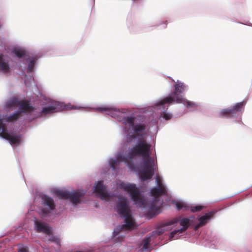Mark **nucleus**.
<instances>
[{"mask_svg": "<svg viewBox=\"0 0 252 252\" xmlns=\"http://www.w3.org/2000/svg\"><path fill=\"white\" fill-rule=\"evenodd\" d=\"M151 145L143 140L137 143L132 148L129 149L126 156H120L118 160L127 162L128 159H132L137 156H141L144 159L142 164V169L139 171V177L143 182L151 179L155 173V163L150 157Z\"/></svg>", "mask_w": 252, "mask_h": 252, "instance_id": "1", "label": "nucleus"}, {"mask_svg": "<svg viewBox=\"0 0 252 252\" xmlns=\"http://www.w3.org/2000/svg\"><path fill=\"white\" fill-rule=\"evenodd\" d=\"M115 209L121 217L125 219V224L120 225L115 229L114 232L116 233V235L123 229H132L134 226V221L132 219L127 199L123 195H119L118 201L116 202Z\"/></svg>", "mask_w": 252, "mask_h": 252, "instance_id": "2", "label": "nucleus"}, {"mask_svg": "<svg viewBox=\"0 0 252 252\" xmlns=\"http://www.w3.org/2000/svg\"><path fill=\"white\" fill-rule=\"evenodd\" d=\"M174 87L175 91L172 94V95H174L175 97L173 96L166 97L160 101L157 104V105L162 106L163 110H164L166 107L165 105L166 104H168V105L167 106V109L169 105L172 104L174 101H176L178 103H182L184 102L183 97L182 95L179 94H182L185 91L186 88L185 85L183 83H178L174 85Z\"/></svg>", "mask_w": 252, "mask_h": 252, "instance_id": "3", "label": "nucleus"}, {"mask_svg": "<svg viewBox=\"0 0 252 252\" xmlns=\"http://www.w3.org/2000/svg\"><path fill=\"white\" fill-rule=\"evenodd\" d=\"M120 188L129 193L131 199L135 204H145V200L141 196L139 189L134 184L122 183L120 185Z\"/></svg>", "mask_w": 252, "mask_h": 252, "instance_id": "4", "label": "nucleus"}, {"mask_svg": "<svg viewBox=\"0 0 252 252\" xmlns=\"http://www.w3.org/2000/svg\"><path fill=\"white\" fill-rule=\"evenodd\" d=\"M86 193V191L83 190L75 191H69L63 190H57L56 194L61 198L69 199L74 205L80 202V198Z\"/></svg>", "mask_w": 252, "mask_h": 252, "instance_id": "5", "label": "nucleus"}, {"mask_svg": "<svg viewBox=\"0 0 252 252\" xmlns=\"http://www.w3.org/2000/svg\"><path fill=\"white\" fill-rule=\"evenodd\" d=\"M166 191L164 187H158L154 188L151 190V193L155 198L154 201L151 204L150 210L154 215L158 214L159 207L157 206V202L159 200V197L162 195L165 194Z\"/></svg>", "mask_w": 252, "mask_h": 252, "instance_id": "6", "label": "nucleus"}, {"mask_svg": "<svg viewBox=\"0 0 252 252\" xmlns=\"http://www.w3.org/2000/svg\"><path fill=\"white\" fill-rule=\"evenodd\" d=\"M246 103L242 101L236 103L235 105L221 110L220 114L222 116L230 118L236 117L242 113Z\"/></svg>", "mask_w": 252, "mask_h": 252, "instance_id": "7", "label": "nucleus"}, {"mask_svg": "<svg viewBox=\"0 0 252 252\" xmlns=\"http://www.w3.org/2000/svg\"><path fill=\"white\" fill-rule=\"evenodd\" d=\"M0 135L6 140L9 141L12 145L19 144L21 141V137L18 135H14L8 132L7 129L2 119L0 118Z\"/></svg>", "mask_w": 252, "mask_h": 252, "instance_id": "8", "label": "nucleus"}, {"mask_svg": "<svg viewBox=\"0 0 252 252\" xmlns=\"http://www.w3.org/2000/svg\"><path fill=\"white\" fill-rule=\"evenodd\" d=\"M44 208L41 209V215L45 217L55 208V204L54 200L50 197L44 195L42 197Z\"/></svg>", "mask_w": 252, "mask_h": 252, "instance_id": "9", "label": "nucleus"}, {"mask_svg": "<svg viewBox=\"0 0 252 252\" xmlns=\"http://www.w3.org/2000/svg\"><path fill=\"white\" fill-rule=\"evenodd\" d=\"M94 192L102 200L109 199L110 195L107 192L102 181L96 182L94 186Z\"/></svg>", "mask_w": 252, "mask_h": 252, "instance_id": "10", "label": "nucleus"}, {"mask_svg": "<svg viewBox=\"0 0 252 252\" xmlns=\"http://www.w3.org/2000/svg\"><path fill=\"white\" fill-rule=\"evenodd\" d=\"M98 109L101 112H107V114L110 115L112 117L117 119L119 121H122L123 116L124 113L119 110L109 107H99Z\"/></svg>", "mask_w": 252, "mask_h": 252, "instance_id": "11", "label": "nucleus"}, {"mask_svg": "<svg viewBox=\"0 0 252 252\" xmlns=\"http://www.w3.org/2000/svg\"><path fill=\"white\" fill-rule=\"evenodd\" d=\"M132 127L134 133H129L127 135V141L128 142H131L146 129V125L144 124L135 125Z\"/></svg>", "mask_w": 252, "mask_h": 252, "instance_id": "12", "label": "nucleus"}, {"mask_svg": "<svg viewBox=\"0 0 252 252\" xmlns=\"http://www.w3.org/2000/svg\"><path fill=\"white\" fill-rule=\"evenodd\" d=\"M190 219L189 218H183L181 219L180 221V224L181 226H183L182 228L175 230L172 231L169 236V240H171L173 239L175 237V236L177 233H182L185 231L189 226L190 225Z\"/></svg>", "mask_w": 252, "mask_h": 252, "instance_id": "13", "label": "nucleus"}, {"mask_svg": "<svg viewBox=\"0 0 252 252\" xmlns=\"http://www.w3.org/2000/svg\"><path fill=\"white\" fill-rule=\"evenodd\" d=\"M179 221L178 218H175L172 220L168 221L166 222L163 223L161 224L159 226H158L156 232V234H157L158 235H161L165 231H166L167 229H166V227L167 226L171 225L172 224H174L175 223H177Z\"/></svg>", "mask_w": 252, "mask_h": 252, "instance_id": "14", "label": "nucleus"}, {"mask_svg": "<svg viewBox=\"0 0 252 252\" xmlns=\"http://www.w3.org/2000/svg\"><path fill=\"white\" fill-rule=\"evenodd\" d=\"M35 229L38 232H43L45 234L50 235L52 233V230L48 226L45 225L44 223L40 222L39 221H35Z\"/></svg>", "mask_w": 252, "mask_h": 252, "instance_id": "15", "label": "nucleus"}, {"mask_svg": "<svg viewBox=\"0 0 252 252\" xmlns=\"http://www.w3.org/2000/svg\"><path fill=\"white\" fill-rule=\"evenodd\" d=\"M215 214V211H212L200 217L198 219L199 223L195 225V229L197 230L199 227L204 225L207 223V220H210Z\"/></svg>", "mask_w": 252, "mask_h": 252, "instance_id": "16", "label": "nucleus"}, {"mask_svg": "<svg viewBox=\"0 0 252 252\" xmlns=\"http://www.w3.org/2000/svg\"><path fill=\"white\" fill-rule=\"evenodd\" d=\"M59 103L55 102L52 105L48 106L42 108L41 112V115H46L47 114L56 112L59 111L60 108L59 107Z\"/></svg>", "mask_w": 252, "mask_h": 252, "instance_id": "17", "label": "nucleus"}, {"mask_svg": "<svg viewBox=\"0 0 252 252\" xmlns=\"http://www.w3.org/2000/svg\"><path fill=\"white\" fill-rule=\"evenodd\" d=\"M19 106L20 109L24 110V111H22V112H31L34 110L33 107L31 105L29 102L26 101H20Z\"/></svg>", "mask_w": 252, "mask_h": 252, "instance_id": "18", "label": "nucleus"}, {"mask_svg": "<svg viewBox=\"0 0 252 252\" xmlns=\"http://www.w3.org/2000/svg\"><path fill=\"white\" fill-rule=\"evenodd\" d=\"M0 70L3 73H7L10 71L9 64L4 61L2 55H0Z\"/></svg>", "mask_w": 252, "mask_h": 252, "instance_id": "19", "label": "nucleus"}, {"mask_svg": "<svg viewBox=\"0 0 252 252\" xmlns=\"http://www.w3.org/2000/svg\"><path fill=\"white\" fill-rule=\"evenodd\" d=\"M21 113L22 111H16L12 115L6 116L5 119L7 122H13L14 121L17 120L20 117Z\"/></svg>", "mask_w": 252, "mask_h": 252, "instance_id": "20", "label": "nucleus"}, {"mask_svg": "<svg viewBox=\"0 0 252 252\" xmlns=\"http://www.w3.org/2000/svg\"><path fill=\"white\" fill-rule=\"evenodd\" d=\"M20 101L16 97H13L8 100L6 103V106L7 108L16 107L19 105Z\"/></svg>", "mask_w": 252, "mask_h": 252, "instance_id": "21", "label": "nucleus"}, {"mask_svg": "<svg viewBox=\"0 0 252 252\" xmlns=\"http://www.w3.org/2000/svg\"><path fill=\"white\" fill-rule=\"evenodd\" d=\"M122 121H124V123L125 124H127L130 126H134V118L132 117H124L123 115Z\"/></svg>", "mask_w": 252, "mask_h": 252, "instance_id": "22", "label": "nucleus"}, {"mask_svg": "<svg viewBox=\"0 0 252 252\" xmlns=\"http://www.w3.org/2000/svg\"><path fill=\"white\" fill-rule=\"evenodd\" d=\"M151 241V236H147L145 237L142 241V245L143 246L142 249L144 250H146L148 248L150 243Z\"/></svg>", "mask_w": 252, "mask_h": 252, "instance_id": "23", "label": "nucleus"}, {"mask_svg": "<svg viewBox=\"0 0 252 252\" xmlns=\"http://www.w3.org/2000/svg\"><path fill=\"white\" fill-rule=\"evenodd\" d=\"M13 52L19 58H21L25 55V52L19 49H15Z\"/></svg>", "mask_w": 252, "mask_h": 252, "instance_id": "24", "label": "nucleus"}, {"mask_svg": "<svg viewBox=\"0 0 252 252\" xmlns=\"http://www.w3.org/2000/svg\"><path fill=\"white\" fill-rule=\"evenodd\" d=\"M51 233L49 235L50 236V238L49 239L48 241L49 242H54L57 244H59L60 242V240L59 238H58L57 236H54L53 235H51Z\"/></svg>", "mask_w": 252, "mask_h": 252, "instance_id": "25", "label": "nucleus"}, {"mask_svg": "<svg viewBox=\"0 0 252 252\" xmlns=\"http://www.w3.org/2000/svg\"><path fill=\"white\" fill-rule=\"evenodd\" d=\"M204 208L203 206L198 205L195 206H192L190 207V210L192 212H197L201 211Z\"/></svg>", "mask_w": 252, "mask_h": 252, "instance_id": "26", "label": "nucleus"}, {"mask_svg": "<svg viewBox=\"0 0 252 252\" xmlns=\"http://www.w3.org/2000/svg\"><path fill=\"white\" fill-rule=\"evenodd\" d=\"M176 206L178 210H180L183 208H185V210L189 209V207L184 205L183 203H178L176 204Z\"/></svg>", "mask_w": 252, "mask_h": 252, "instance_id": "27", "label": "nucleus"}, {"mask_svg": "<svg viewBox=\"0 0 252 252\" xmlns=\"http://www.w3.org/2000/svg\"><path fill=\"white\" fill-rule=\"evenodd\" d=\"M172 115L170 113H166L164 111L163 112V118L166 120H169L171 119Z\"/></svg>", "mask_w": 252, "mask_h": 252, "instance_id": "28", "label": "nucleus"}, {"mask_svg": "<svg viewBox=\"0 0 252 252\" xmlns=\"http://www.w3.org/2000/svg\"><path fill=\"white\" fill-rule=\"evenodd\" d=\"M67 108L71 109V110H72V109H80L83 108V107L75 106V105H73L70 104H69L68 105H67Z\"/></svg>", "mask_w": 252, "mask_h": 252, "instance_id": "29", "label": "nucleus"}, {"mask_svg": "<svg viewBox=\"0 0 252 252\" xmlns=\"http://www.w3.org/2000/svg\"><path fill=\"white\" fill-rule=\"evenodd\" d=\"M34 64V61L33 60H31L28 64V70L30 71H32Z\"/></svg>", "mask_w": 252, "mask_h": 252, "instance_id": "30", "label": "nucleus"}, {"mask_svg": "<svg viewBox=\"0 0 252 252\" xmlns=\"http://www.w3.org/2000/svg\"><path fill=\"white\" fill-rule=\"evenodd\" d=\"M186 105L188 108H191V107H194V106L195 105V104L190 101L186 100Z\"/></svg>", "mask_w": 252, "mask_h": 252, "instance_id": "31", "label": "nucleus"}, {"mask_svg": "<svg viewBox=\"0 0 252 252\" xmlns=\"http://www.w3.org/2000/svg\"><path fill=\"white\" fill-rule=\"evenodd\" d=\"M156 182L157 183V185H158V187H164V186L162 184L161 180L159 177H157L156 178Z\"/></svg>", "mask_w": 252, "mask_h": 252, "instance_id": "32", "label": "nucleus"}, {"mask_svg": "<svg viewBox=\"0 0 252 252\" xmlns=\"http://www.w3.org/2000/svg\"><path fill=\"white\" fill-rule=\"evenodd\" d=\"M118 165V161L116 160L112 161L111 163V167L113 169H115Z\"/></svg>", "mask_w": 252, "mask_h": 252, "instance_id": "33", "label": "nucleus"}, {"mask_svg": "<svg viewBox=\"0 0 252 252\" xmlns=\"http://www.w3.org/2000/svg\"><path fill=\"white\" fill-rule=\"evenodd\" d=\"M18 252H29L28 248L27 247H23L19 250Z\"/></svg>", "mask_w": 252, "mask_h": 252, "instance_id": "34", "label": "nucleus"}]
</instances>
